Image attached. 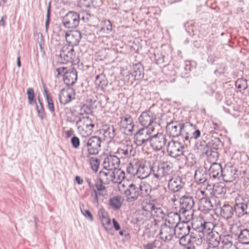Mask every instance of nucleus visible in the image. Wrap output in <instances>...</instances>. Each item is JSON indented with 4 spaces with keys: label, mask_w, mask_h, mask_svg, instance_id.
<instances>
[{
    "label": "nucleus",
    "mask_w": 249,
    "mask_h": 249,
    "mask_svg": "<svg viewBox=\"0 0 249 249\" xmlns=\"http://www.w3.org/2000/svg\"><path fill=\"white\" fill-rule=\"evenodd\" d=\"M136 223L138 224H142L145 220L143 212H139L136 214L135 218Z\"/></svg>",
    "instance_id": "obj_47"
},
{
    "label": "nucleus",
    "mask_w": 249,
    "mask_h": 249,
    "mask_svg": "<svg viewBox=\"0 0 249 249\" xmlns=\"http://www.w3.org/2000/svg\"><path fill=\"white\" fill-rule=\"evenodd\" d=\"M213 208L211 200L207 197H202L199 201V209L207 213Z\"/></svg>",
    "instance_id": "obj_28"
},
{
    "label": "nucleus",
    "mask_w": 249,
    "mask_h": 249,
    "mask_svg": "<svg viewBox=\"0 0 249 249\" xmlns=\"http://www.w3.org/2000/svg\"><path fill=\"white\" fill-rule=\"evenodd\" d=\"M121 126L129 132L132 131L134 127L132 117L129 114H125L121 118Z\"/></svg>",
    "instance_id": "obj_25"
},
{
    "label": "nucleus",
    "mask_w": 249,
    "mask_h": 249,
    "mask_svg": "<svg viewBox=\"0 0 249 249\" xmlns=\"http://www.w3.org/2000/svg\"><path fill=\"white\" fill-rule=\"evenodd\" d=\"M65 38L68 43L67 46L73 48L74 46L78 45L80 42L81 39V33L77 30L70 33H66Z\"/></svg>",
    "instance_id": "obj_18"
},
{
    "label": "nucleus",
    "mask_w": 249,
    "mask_h": 249,
    "mask_svg": "<svg viewBox=\"0 0 249 249\" xmlns=\"http://www.w3.org/2000/svg\"><path fill=\"white\" fill-rule=\"evenodd\" d=\"M209 175L210 177H212L213 179L219 178L222 177L223 180L228 181L225 178V175L223 174L221 165L217 162L213 163L209 170Z\"/></svg>",
    "instance_id": "obj_20"
},
{
    "label": "nucleus",
    "mask_w": 249,
    "mask_h": 249,
    "mask_svg": "<svg viewBox=\"0 0 249 249\" xmlns=\"http://www.w3.org/2000/svg\"><path fill=\"white\" fill-rule=\"evenodd\" d=\"M234 210L238 217H241L249 213V197H244L241 200H235Z\"/></svg>",
    "instance_id": "obj_7"
},
{
    "label": "nucleus",
    "mask_w": 249,
    "mask_h": 249,
    "mask_svg": "<svg viewBox=\"0 0 249 249\" xmlns=\"http://www.w3.org/2000/svg\"><path fill=\"white\" fill-rule=\"evenodd\" d=\"M159 241L155 240L151 243H148L147 245L143 246L144 249H153L157 247L158 245Z\"/></svg>",
    "instance_id": "obj_55"
},
{
    "label": "nucleus",
    "mask_w": 249,
    "mask_h": 249,
    "mask_svg": "<svg viewBox=\"0 0 249 249\" xmlns=\"http://www.w3.org/2000/svg\"><path fill=\"white\" fill-rule=\"evenodd\" d=\"M189 127L188 122L181 123L179 121H172L168 123L166 129L170 136L179 138V140L184 141L186 130Z\"/></svg>",
    "instance_id": "obj_2"
},
{
    "label": "nucleus",
    "mask_w": 249,
    "mask_h": 249,
    "mask_svg": "<svg viewBox=\"0 0 249 249\" xmlns=\"http://www.w3.org/2000/svg\"><path fill=\"white\" fill-rule=\"evenodd\" d=\"M139 196L141 197H145L148 196L151 193V188L148 184L142 183L138 186Z\"/></svg>",
    "instance_id": "obj_32"
},
{
    "label": "nucleus",
    "mask_w": 249,
    "mask_h": 249,
    "mask_svg": "<svg viewBox=\"0 0 249 249\" xmlns=\"http://www.w3.org/2000/svg\"><path fill=\"white\" fill-rule=\"evenodd\" d=\"M101 221L103 226L105 229H107L105 226L110 225V219L108 217L104 219H101Z\"/></svg>",
    "instance_id": "obj_60"
},
{
    "label": "nucleus",
    "mask_w": 249,
    "mask_h": 249,
    "mask_svg": "<svg viewBox=\"0 0 249 249\" xmlns=\"http://www.w3.org/2000/svg\"><path fill=\"white\" fill-rule=\"evenodd\" d=\"M114 176H113V182L114 183H121L125 178L124 172L120 169H114L113 170Z\"/></svg>",
    "instance_id": "obj_31"
},
{
    "label": "nucleus",
    "mask_w": 249,
    "mask_h": 249,
    "mask_svg": "<svg viewBox=\"0 0 249 249\" xmlns=\"http://www.w3.org/2000/svg\"><path fill=\"white\" fill-rule=\"evenodd\" d=\"M64 83L68 87L73 85L77 80V72L74 68L68 69L63 78Z\"/></svg>",
    "instance_id": "obj_17"
},
{
    "label": "nucleus",
    "mask_w": 249,
    "mask_h": 249,
    "mask_svg": "<svg viewBox=\"0 0 249 249\" xmlns=\"http://www.w3.org/2000/svg\"><path fill=\"white\" fill-rule=\"evenodd\" d=\"M38 116L41 120L45 117V110L42 103H40L39 108L38 109Z\"/></svg>",
    "instance_id": "obj_57"
},
{
    "label": "nucleus",
    "mask_w": 249,
    "mask_h": 249,
    "mask_svg": "<svg viewBox=\"0 0 249 249\" xmlns=\"http://www.w3.org/2000/svg\"><path fill=\"white\" fill-rule=\"evenodd\" d=\"M151 129L147 127L140 129L134 135V139L135 143L138 146H141L149 142L151 137Z\"/></svg>",
    "instance_id": "obj_11"
},
{
    "label": "nucleus",
    "mask_w": 249,
    "mask_h": 249,
    "mask_svg": "<svg viewBox=\"0 0 249 249\" xmlns=\"http://www.w3.org/2000/svg\"><path fill=\"white\" fill-rule=\"evenodd\" d=\"M155 60L157 64H162L164 63V55L161 54L160 56H157L155 54Z\"/></svg>",
    "instance_id": "obj_59"
},
{
    "label": "nucleus",
    "mask_w": 249,
    "mask_h": 249,
    "mask_svg": "<svg viewBox=\"0 0 249 249\" xmlns=\"http://www.w3.org/2000/svg\"><path fill=\"white\" fill-rule=\"evenodd\" d=\"M212 146L214 149H218L219 147L221 146L222 142L219 138H214L212 140Z\"/></svg>",
    "instance_id": "obj_52"
},
{
    "label": "nucleus",
    "mask_w": 249,
    "mask_h": 249,
    "mask_svg": "<svg viewBox=\"0 0 249 249\" xmlns=\"http://www.w3.org/2000/svg\"><path fill=\"white\" fill-rule=\"evenodd\" d=\"M100 132L102 133L104 140L109 142L112 141L117 134L114 126L110 124L103 125L102 128L100 130Z\"/></svg>",
    "instance_id": "obj_21"
},
{
    "label": "nucleus",
    "mask_w": 249,
    "mask_h": 249,
    "mask_svg": "<svg viewBox=\"0 0 249 249\" xmlns=\"http://www.w3.org/2000/svg\"><path fill=\"white\" fill-rule=\"evenodd\" d=\"M80 20V14L71 11L62 18V23L66 28L72 30L78 27Z\"/></svg>",
    "instance_id": "obj_5"
},
{
    "label": "nucleus",
    "mask_w": 249,
    "mask_h": 249,
    "mask_svg": "<svg viewBox=\"0 0 249 249\" xmlns=\"http://www.w3.org/2000/svg\"><path fill=\"white\" fill-rule=\"evenodd\" d=\"M75 118H77V121L75 122L76 125L79 128V125L82 122H84L85 120L91 121V119L89 118L88 116H84V115H80L79 113L78 115H77L75 116Z\"/></svg>",
    "instance_id": "obj_48"
},
{
    "label": "nucleus",
    "mask_w": 249,
    "mask_h": 249,
    "mask_svg": "<svg viewBox=\"0 0 249 249\" xmlns=\"http://www.w3.org/2000/svg\"><path fill=\"white\" fill-rule=\"evenodd\" d=\"M188 242H190V244L191 245L199 246L201 245L202 243V239L200 235L199 234L195 235L191 234L190 235V238Z\"/></svg>",
    "instance_id": "obj_39"
},
{
    "label": "nucleus",
    "mask_w": 249,
    "mask_h": 249,
    "mask_svg": "<svg viewBox=\"0 0 249 249\" xmlns=\"http://www.w3.org/2000/svg\"><path fill=\"white\" fill-rule=\"evenodd\" d=\"M112 222L113 227L116 231H119L121 229L120 224L115 218L112 219Z\"/></svg>",
    "instance_id": "obj_63"
},
{
    "label": "nucleus",
    "mask_w": 249,
    "mask_h": 249,
    "mask_svg": "<svg viewBox=\"0 0 249 249\" xmlns=\"http://www.w3.org/2000/svg\"><path fill=\"white\" fill-rule=\"evenodd\" d=\"M209 246L214 248H218L220 242L222 243V237L218 234L217 232H210L209 233Z\"/></svg>",
    "instance_id": "obj_30"
},
{
    "label": "nucleus",
    "mask_w": 249,
    "mask_h": 249,
    "mask_svg": "<svg viewBox=\"0 0 249 249\" xmlns=\"http://www.w3.org/2000/svg\"><path fill=\"white\" fill-rule=\"evenodd\" d=\"M236 87L239 89L245 90L248 88L247 81L246 79L242 78L238 79L235 83Z\"/></svg>",
    "instance_id": "obj_42"
},
{
    "label": "nucleus",
    "mask_w": 249,
    "mask_h": 249,
    "mask_svg": "<svg viewBox=\"0 0 249 249\" xmlns=\"http://www.w3.org/2000/svg\"><path fill=\"white\" fill-rule=\"evenodd\" d=\"M107 171H100L99 173L98 179L104 181L105 183L108 184L111 182H113V176L114 174L113 173V170H106Z\"/></svg>",
    "instance_id": "obj_29"
},
{
    "label": "nucleus",
    "mask_w": 249,
    "mask_h": 249,
    "mask_svg": "<svg viewBox=\"0 0 249 249\" xmlns=\"http://www.w3.org/2000/svg\"><path fill=\"white\" fill-rule=\"evenodd\" d=\"M90 164L93 171L97 172L100 164V160L97 158L92 157L89 159Z\"/></svg>",
    "instance_id": "obj_45"
},
{
    "label": "nucleus",
    "mask_w": 249,
    "mask_h": 249,
    "mask_svg": "<svg viewBox=\"0 0 249 249\" xmlns=\"http://www.w3.org/2000/svg\"><path fill=\"white\" fill-rule=\"evenodd\" d=\"M108 81L104 74H101V81L100 84L98 86L101 87V89H104V87L107 85Z\"/></svg>",
    "instance_id": "obj_54"
},
{
    "label": "nucleus",
    "mask_w": 249,
    "mask_h": 249,
    "mask_svg": "<svg viewBox=\"0 0 249 249\" xmlns=\"http://www.w3.org/2000/svg\"><path fill=\"white\" fill-rule=\"evenodd\" d=\"M44 95L46 96V100L48 104V107L51 113H54V107L53 101V100L50 94L48 92L47 89L46 88H44Z\"/></svg>",
    "instance_id": "obj_40"
},
{
    "label": "nucleus",
    "mask_w": 249,
    "mask_h": 249,
    "mask_svg": "<svg viewBox=\"0 0 249 249\" xmlns=\"http://www.w3.org/2000/svg\"><path fill=\"white\" fill-rule=\"evenodd\" d=\"M164 163L168 164L171 172L168 176L162 177L157 179L159 180L164 179L165 180H168V187L169 189L173 193L177 192L183 187L184 182L182 181V178L180 177L172 178V175L173 172L172 164L170 162L165 161Z\"/></svg>",
    "instance_id": "obj_3"
},
{
    "label": "nucleus",
    "mask_w": 249,
    "mask_h": 249,
    "mask_svg": "<svg viewBox=\"0 0 249 249\" xmlns=\"http://www.w3.org/2000/svg\"><path fill=\"white\" fill-rule=\"evenodd\" d=\"M119 154H122L124 157L127 158L134 154V150L132 145L126 144L124 145L123 148L118 149Z\"/></svg>",
    "instance_id": "obj_33"
},
{
    "label": "nucleus",
    "mask_w": 249,
    "mask_h": 249,
    "mask_svg": "<svg viewBox=\"0 0 249 249\" xmlns=\"http://www.w3.org/2000/svg\"><path fill=\"white\" fill-rule=\"evenodd\" d=\"M120 163V159L115 155H109L104 159L103 168L106 170L117 169Z\"/></svg>",
    "instance_id": "obj_16"
},
{
    "label": "nucleus",
    "mask_w": 249,
    "mask_h": 249,
    "mask_svg": "<svg viewBox=\"0 0 249 249\" xmlns=\"http://www.w3.org/2000/svg\"><path fill=\"white\" fill-rule=\"evenodd\" d=\"M102 140L97 136H92L89 138L84 147H86L89 155H95L98 154L101 149V143Z\"/></svg>",
    "instance_id": "obj_10"
},
{
    "label": "nucleus",
    "mask_w": 249,
    "mask_h": 249,
    "mask_svg": "<svg viewBox=\"0 0 249 249\" xmlns=\"http://www.w3.org/2000/svg\"><path fill=\"white\" fill-rule=\"evenodd\" d=\"M81 211L82 213L87 218H89V219L92 221L93 220V216L90 213V212L89 210H82L81 209Z\"/></svg>",
    "instance_id": "obj_58"
},
{
    "label": "nucleus",
    "mask_w": 249,
    "mask_h": 249,
    "mask_svg": "<svg viewBox=\"0 0 249 249\" xmlns=\"http://www.w3.org/2000/svg\"><path fill=\"white\" fill-rule=\"evenodd\" d=\"M109 203L114 210L119 209L122 204V197L119 196H116L111 198L109 200Z\"/></svg>",
    "instance_id": "obj_34"
},
{
    "label": "nucleus",
    "mask_w": 249,
    "mask_h": 249,
    "mask_svg": "<svg viewBox=\"0 0 249 249\" xmlns=\"http://www.w3.org/2000/svg\"><path fill=\"white\" fill-rule=\"evenodd\" d=\"M124 195L128 202H132L136 200L140 196L138 186L134 184H130L125 190Z\"/></svg>",
    "instance_id": "obj_19"
},
{
    "label": "nucleus",
    "mask_w": 249,
    "mask_h": 249,
    "mask_svg": "<svg viewBox=\"0 0 249 249\" xmlns=\"http://www.w3.org/2000/svg\"><path fill=\"white\" fill-rule=\"evenodd\" d=\"M90 17V14L87 13L84 14V15L82 14L81 17L80 16V20H82L84 22H86L89 20Z\"/></svg>",
    "instance_id": "obj_62"
},
{
    "label": "nucleus",
    "mask_w": 249,
    "mask_h": 249,
    "mask_svg": "<svg viewBox=\"0 0 249 249\" xmlns=\"http://www.w3.org/2000/svg\"><path fill=\"white\" fill-rule=\"evenodd\" d=\"M75 98V89L73 88L68 87L63 89L59 94L60 103L64 105L71 102Z\"/></svg>",
    "instance_id": "obj_13"
},
{
    "label": "nucleus",
    "mask_w": 249,
    "mask_h": 249,
    "mask_svg": "<svg viewBox=\"0 0 249 249\" xmlns=\"http://www.w3.org/2000/svg\"><path fill=\"white\" fill-rule=\"evenodd\" d=\"M238 231L235 235L237 236L238 242L243 245H249V229L239 227Z\"/></svg>",
    "instance_id": "obj_24"
},
{
    "label": "nucleus",
    "mask_w": 249,
    "mask_h": 249,
    "mask_svg": "<svg viewBox=\"0 0 249 249\" xmlns=\"http://www.w3.org/2000/svg\"><path fill=\"white\" fill-rule=\"evenodd\" d=\"M156 119V115L151 111H143L139 118V121L140 124L148 129H151V131L154 130L153 124L156 123L155 122Z\"/></svg>",
    "instance_id": "obj_9"
},
{
    "label": "nucleus",
    "mask_w": 249,
    "mask_h": 249,
    "mask_svg": "<svg viewBox=\"0 0 249 249\" xmlns=\"http://www.w3.org/2000/svg\"><path fill=\"white\" fill-rule=\"evenodd\" d=\"M132 76L134 77L135 80H142L144 77V69L142 64L136 63L133 65Z\"/></svg>",
    "instance_id": "obj_27"
},
{
    "label": "nucleus",
    "mask_w": 249,
    "mask_h": 249,
    "mask_svg": "<svg viewBox=\"0 0 249 249\" xmlns=\"http://www.w3.org/2000/svg\"><path fill=\"white\" fill-rule=\"evenodd\" d=\"M154 200H150L146 199L144 200L142 203V208L143 210L146 212H150L152 214L153 210H155V203Z\"/></svg>",
    "instance_id": "obj_35"
},
{
    "label": "nucleus",
    "mask_w": 249,
    "mask_h": 249,
    "mask_svg": "<svg viewBox=\"0 0 249 249\" xmlns=\"http://www.w3.org/2000/svg\"><path fill=\"white\" fill-rule=\"evenodd\" d=\"M214 225L213 224L210 222H204L203 223H201L200 227L199 228V231H201L204 233H207L209 235V233L210 232H213L212 231L213 229Z\"/></svg>",
    "instance_id": "obj_38"
},
{
    "label": "nucleus",
    "mask_w": 249,
    "mask_h": 249,
    "mask_svg": "<svg viewBox=\"0 0 249 249\" xmlns=\"http://www.w3.org/2000/svg\"><path fill=\"white\" fill-rule=\"evenodd\" d=\"M189 127L186 130L184 141V144L190 143L191 140L197 139L200 136V131L196 129V126L190 122H188Z\"/></svg>",
    "instance_id": "obj_14"
},
{
    "label": "nucleus",
    "mask_w": 249,
    "mask_h": 249,
    "mask_svg": "<svg viewBox=\"0 0 249 249\" xmlns=\"http://www.w3.org/2000/svg\"><path fill=\"white\" fill-rule=\"evenodd\" d=\"M227 191L226 185L223 182H220L213 185L212 194L216 197L221 198L225 196Z\"/></svg>",
    "instance_id": "obj_23"
},
{
    "label": "nucleus",
    "mask_w": 249,
    "mask_h": 249,
    "mask_svg": "<svg viewBox=\"0 0 249 249\" xmlns=\"http://www.w3.org/2000/svg\"><path fill=\"white\" fill-rule=\"evenodd\" d=\"M71 142L73 148L77 149L79 147L80 140L77 137L73 136L71 138Z\"/></svg>",
    "instance_id": "obj_53"
},
{
    "label": "nucleus",
    "mask_w": 249,
    "mask_h": 249,
    "mask_svg": "<svg viewBox=\"0 0 249 249\" xmlns=\"http://www.w3.org/2000/svg\"><path fill=\"white\" fill-rule=\"evenodd\" d=\"M50 17H51V4L49 3L47 7V12L46 15V19L45 22V29L46 31L47 32L49 27L50 23Z\"/></svg>",
    "instance_id": "obj_49"
},
{
    "label": "nucleus",
    "mask_w": 249,
    "mask_h": 249,
    "mask_svg": "<svg viewBox=\"0 0 249 249\" xmlns=\"http://www.w3.org/2000/svg\"><path fill=\"white\" fill-rule=\"evenodd\" d=\"M184 144L178 141L172 140L168 142L166 150L169 156L177 158L184 155Z\"/></svg>",
    "instance_id": "obj_6"
},
{
    "label": "nucleus",
    "mask_w": 249,
    "mask_h": 249,
    "mask_svg": "<svg viewBox=\"0 0 249 249\" xmlns=\"http://www.w3.org/2000/svg\"><path fill=\"white\" fill-rule=\"evenodd\" d=\"M126 171L133 176L140 178H145L150 175H153L156 178L167 176L170 173V168L168 164L164 161L159 163H153L149 161L134 159L129 163Z\"/></svg>",
    "instance_id": "obj_1"
},
{
    "label": "nucleus",
    "mask_w": 249,
    "mask_h": 249,
    "mask_svg": "<svg viewBox=\"0 0 249 249\" xmlns=\"http://www.w3.org/2000/svg\"><path fill=\"white\" fill-rule=\"evenodd\" d=\"M180 209L179 213L185 217L186 222L192 218L193 213L191 212L194 205L193 197L186 195L182 196L180 199Z\"/></svg>",
    "instance_id": "obj_4"
},
{
    "label": "nucleus",
    "mask_w": 249,
    "mask_h": 249,
    "mask_svg": "<svg viewBox=\"0 0 249 249\" xmlns=\"http://www.w3.org/2000/svg\"><path fill=\"white\" fill-rule=\"evenodd\" d=\"M60 59L61 64H66L72 62L75 57V53L73 47H70L67 45L64 46L60 52Z\"/></svg>",
    "instance_id": "obj_12"
},
{
    "label": "nucleus",
    "mask_w": 249,
    "mask_h": 249,
    "mask_svg": "<svg viewBox=\"0 0 249 249\" xmlns=\"http://www.w3.org/2000/svg\"><path fill=\"white\" fill-rule=\"evenodd\" d=\"M108 184V183H105L104 181L98 179V181L95 184L94 186L97 189L96 191L99 192L98 195L99 196H104L107 195V188L105 185Z\"/></svg>",
    "instance_id": "obj_37"
},
{
    "label": "nucleus",
    "mask_w": 249,
    "mask_h": 249,
    "mask_svg": "<svg viewBox=\"0 0 249 249\" xmlns=\"http://www.w3.org/2000/svg\"><path fill=\"white\" fill-rule=\"evenodd\" d=\"M68 69L66 67H60L56 70V71L57 72V75H56V77L57 78H59L60 76L62 75L63 76V77H64V75L66 71H67Z\"/></svg>",
    "instance_id": "obj_56"
},
{
    "label": "nucleus",
    "mask_w": 249,
    "mask_h": 249,
    "mask_svg": "<svg viewBox=\"0 0 249 249\" xmlns=\"http://www.w3.org/2000/svg\"><path fill=\"white\" fill-rule=\"evenodd\" d=\"M99 215L101 220V219H104L107 217V213L103 209H102V210L100 209L99 210Z\"/></svg>",
    "instance_id": "obj_61"
},
{
    "label": "nucleus",
    "mask_w": 249,
    "mask_h": 249,
    "mask_svg": "<svg viewBox=\"0 0 249 249\" xmlns=\"http://www.w3.org/2000/svg\"><path fill=\"white\" fill-rule=\"evenodd\" d=\"M27 98L30 105L36 104V101L34 99L35 93L32 88H28L27 90Z\"/></svg>",
    "instance_id": "obj_43"
},
{
    "label": "nucleus",
    "mask_w": 249,
    "mask_h": 249,
    "mask_svg": "<svg viewBox=\"0 0 249 249\" xmlns=\"http://www.w3.org/2000/svg\"><path fill=\"white\" fill-rule=\"evenodd\" d=\"M189 238L190 235L184 233V235H183L179 239V244L182 246L190 244V242H188Z\"/></svg>",
    "instance_id": "obj_50"
},
{
    "label": "nucleus",
    "mask_w": 249,
    "mask_h": 249,
    "mask_svg": "<svg viewBox=\"0 0 249 249\" xmlns=\"http://www.w3.org/2000/svg\"><path fill=\"white\" fill-rule=\"evenodd\" d=\"M154 209L155 210H153L151 215L154 217H159V218L163 219L165 216V213H164L162 210L160 208L157 207L156 206Z\"/></svg>",
    "instance_id": "obj_46"
},
{
    "label": "nucleus",
    "mask_w": 249,
    "mask_h": 249,
    "mask_svg": "<svg viewBox=\"0 0 249 249\" xmlns=\"http://www.w3.org/2000/svg\"><path fill=\"white\" fill-rule=\"evenodd\" d=\"M91 112V107L89 106L84 105L81 108L80 112L79 114L80 115H89Z\"/></svg>",
    "instance_id": "obj_51"
},
{
    "label": "nucleus",
    "mask_w": 249,
    "mask_h": 249,
    "mask_svg": "<svg viewBox=\"0 0 249 249\" xmlns=\"http://www.w3.org/2000/svg\"><path fill=\"white\" fill-rule=\"evenodd\" d=\"M175 228L168 226L166 224H164L161 225L160 228V238L164 242H169L175 235Z\"/></svg>",
    "instance_id": "obj_15"
},
{
    "label": "nucleus",
    "mask_w": 249,
    "mask_h": 249,
    "mask_svg": "<svg viewBox=\"0 0 249 249\" xmlns=\"http://www.w3.org/2000/svg\"><path fill=\"white\" fill-rule=\"evenodd\" d=\"M112 30V25L109 20H105L102 23L101 30L104 33H107Z\"/></svg>",
    "instance_id": "obj_44"
},
{
    "label": "nucleus",
    "mask_w": 249,
    "mask_h": 249,
    "mask_svg": "<svg viewBox=\"0 0 249 249\" xmlns=\"http://www.w3.org/2000/svg\"><path fill=\"white\" fill-rule=\"evenodd\" d=\"M181 215L182 214L180 213H178L173 212H170L167 215L164 224L175 229L181 220Z\"/></svg>",
    "instance_id": "obj_22"
},
{
    "label": "nucleus",
    "mask_w": 249,
    "mask_h": 249,
    "mask_svg": "<svg viewBox=\"0 0 249 249\" xmlns=\"http://www.w3.org/2000/svg\"><path fill=\"white\" fill-rule=\"evenodd\" d=\"M166 142V136L161 133L151 135L149 141L151 147L155 151L160 150L165 145Z\"/></svg>",
    "instance_id": "obj_8"
},
{
    "label": "nucleus",
    "mask_w": 249,
    "mask_h": 249,
    "mask_svg": "<svg viewBox=\"0 0 249 249\" xmlns=\"http://www.w3.org/2000/svg\"><path fill=\"white\" fill-rule=\"evenodd\" d=\"M230 238H231V236L230 235H227L222 237L221 249H232L236 247L230 240Z\"/></svg>",
    "instance_id": "obj_36"
},
{
    "label": "nucleus",
    "mask_w": 249,
    "mask_h": 249,
    "mask_svg": "<svg viewBox=\"0 0 249 249\" xmlns=\"http://www.w3.org/2000/svg\"><path fill=\"white\" fill-rule=\"evenodd\" d=\"M7 19V16L6 15L3 16L1 17L0 20V26H2L3 27L5 26L6 22L5 20Z\"/></svg>",
    "instance_id": "obj_64"
},
{
    "label": "nucleus",
    "mask_w": 249,
    "mask_h": 249,
    "mask_svg": "<svg viewBox=\"0 0 249 249\" xmlns=\"http://www.w3.org/2000/svg\"><path fill=\"white\" fill-rule=\"evenodd\" d=\"M206 176H207V174L205 172L201 174L200 169H198L195 171V178L197 180L199 183L204 184L207 182Z\"/></svg>",
    "instance_id": "obj_41"
},
{
    "label": "nucleus",
    "mask_w": 249,
    "mask_h": 249,
    "mask_svg": "<svg viewBox=\"0 0 249 249\" xmlns=\"http://www.w3.org/2000/svg\"><path fill=\"white\" fill-rule=\"evenodd\" d=\"M234 207L229 204H224L220 207V215L225 219H231L234 215Z\"/></svg>",
    "instance_id": "obj_26"
}]
</instances>
